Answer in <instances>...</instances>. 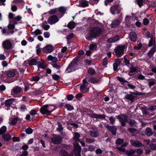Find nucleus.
I'll return each instance as SVG.
<instances>
[{"label":"nucleus","mask_w":156,"mask_h":156,"mask_svg":"<svg viewBox=\"0 0 156 156\" xmlns=\"http://www.w3.org/2000/svg\"><path fill=\"white\" fill-rule=\"evenodd\" d=\"M37 60L35 59H33L30 60L29 63V65H36L37 64Z\"/></svg>","instance_id":"nucleus-37"},{"label":"nucleus","mask_w":156,"mask_h":156,"mask_svg":"<svg viewBox=\"0 0 156 156\" xmlns=\"http://www.w3.org/2000/svg\"><path fill=\"white\" fill-rule=\"evenodd\" d=\"M129 37L130 39L132 41L134 42L136 41L137 37L136 34L135 32L133 31L131 32L129 35Z\"/></svg>","instance_id":"nucleus-15"},{"label":"nucleus","mask_w":156,"mask_h":156,"mask_svg":"<svg viewBox=\"0 0 156 156\" xmlns=\"http://www.w3.org/2000/svg\"><path fill=\"white\" fill-rule=\"evenodd\" d=\"M2 32L3 34H7L9 35L10 34H12L14 32L13 30H10L9 29H5L4 28L2 30Z\"/></svg>","instance_id":"nucleus-17"},{"label":"nucleus","mask_w":156,"mask_h":156,"mask_svg":"<svg viewBox=\"0 0 156 156\" xmlns=\"http://www.w3.org/2000/svg\"><path fill=\"white\" fill-rule=\"evenodd\" d=\"M89 134L91 136L94 137H98L99 135V132L95 130L89 131Z\"/></svg>","instance_id":"nucleus-20"},{"label":"nucleus","mask_w":156,"mask_h":156,"mask_svg":"<svg viewBox=\"0 0 156 156\" xmlns=\"http://www.w3.org/2000/svg\"><path fill=\"white\" fill-rule=\"evenodd\" d=\"M47 59L48 61H51L54 62H56L58 60V59L57 58L52 56L51 55H49L48 56Z\"/></svg>","instance_id":"nucleus-27"},{"label":"nucleus","mask_w":156,"mask_h":156,"mask_svg":"<svg viewBox=\"0 0 156 156\" xmlns=\"http://www.w3.org/2000/svg\"><path fill=\"white\" fill-rule=\"evenodd\" d=\"M75 26V23L73 21L69 22L68 24V27L70 29H72L74 28Z\"/></svg>","instance_id":"nucleus-36"},{"label":"nucleus","mask_w":156,"mask_h":156,"mask_svg":"<svg viewBox=\"0 0 156 156\" xmlns=\"http://www.w3.org/2000/svg\"><path fill=\"white\" fill-rule=\"evenodd\" d=\"M7 76L9 77H12L15 75V71L14 69L10 70L6 72Z\"/></svg>","instance_id":"nucleus-24"},{"label":"nucleus","mask_w":156,"mask_h":156,"mask_svg":"<svg viewBox=\"0 0 156 156\" xmlns=\"http://www.w3.org/2000/svg\"><path fill=\"white\" fill-rule=\"evenodd\" d=\"M65 107L67 108L68 110L70 111L74 109L73 107L69 104H66L65 105Z\"/></svg>","instance_id":"nucleus-49"},{"label":"nucleus","mask_w":156,"mask_h":156,"mask_svg":"<svg viewBox=\"0 0 156 156\" xmlns=\"http://www.w3.org/2000/svg\"><path fill=\"white\" fill-rule=\"evenodd\" d=\"M89 81L93 83H97L99 81V80L96 78L94 77H91L89 80Z\"/></svg>","instance_id":"nucleus-35"},{"label":"nucleus","mask_w":156,"mask_h":156,"mask_svg":"<svg viewBox=\"0 0 156 156\" xmlns=\"http://www.w3.org/2000/svg\"><path fill=\"white\" fill-rule=\"evenodd\" d=\"M154 39H153V37H151V39L149 41V43L148 44V46L149 47L151 46L154 43Z\"/></svg>","instance_id":"nucleus-50"},{"label":"nucleus","mask_w":156,"mask_h":156,"mask_svg":"<svg viewBox=\"0 0 156 156\" xmlns=\"http://www.w3.org/2000/svg\"><path fill=\"white\" fill-rule=\"evenodd\" d=\"M87 115L91 117L99 119H105V115H104L98 114L95 113H87Z\"/></svg>","instance_id":"nucleus-10"},{"label":"nucleus","mask_w":156,"mask_h":156,"mask_svg":"<svg viewBox=\"0 0 156 156\" xmlns=\"http://www.w3.org/2000/svg\"><path fill=\"white\" fill-rule=\"evenodd\" d=\"M119 36H116L114 37L111 38L107 40V41L108 43H112L115 42L119 40Z\"/></svg>","instance_id":"nucleus-21"},{"label":"nucleus","mask_w":156,"mask_h":156,"mask_svg":"<svg viewBox=\"0 0 156 156\" xmlns=\"http://www.w3.org/2000/svg\"><path fill=\"white\" fill-rule=\"evenodd\" d=\"M25 131L27 134H30L32 133L33 130L31 128H28L26 129Z\"/></svg>","instance_id":"nucleus-52"},{"label":"nucleus","mask_w":156,"mask_h":156,"mask_svg":"<svg viewBox=\"0 0 156 156\" xmlns=\"http://www.w3.org/2000/svg\"><path fill=\"white\" fill-rule=\"evenodd\" d=\"M116 117L121 122L122 126H125L126 125L125 122H127L128 117L126 115L121 114Z\"/></svg>","instance_id":"nucleus-8"},{"label":"nucleus","mask_w":156,"mask_h":156,"mask_svg":"<svg viewBox=\"0 0 156 156\" xmlns=\"http://www.w3.org/2000/svg\"><path fill=\"white\" fill-rule=\"evenodd\" d=\"M97 48V45L95 44H92L89 46V49L90 50H96Z\"/></svg>","instance_id":"nucleus-41"},{"label":"nucleus","mask_w":156,"mask_h":156,"mask_svg":"<svg viewBox=\"0 0 156 156\" xmlns=\"http://www.w3.org/2000/svg\"><path fill=\"white\" fill-rule=\"evenodd\" d=\"M137 68L135 67H131L129 69V72L131 73H134L137 71Z\"/></svg>","instance_id":"nucleus-53"},{"label":"nucleus","mask_w":156,"mask_h":156,"mask_svg":"<svg viewBox=\"0 0 156 156\" xmlns=\"http://www.w3.org/2000/svg\"><path fill=\"white\" fill-rule=\"evenodd\" d=\"M124 45H118L117 46L114 50L115 55L118 57L121 56L124 54Z\"/></svg>","instance_id":"nucleus-5"},{"label":"nucleus","mask_w":156,"mask_h":156,"mask_svg":"<svg viewBox=\"0 0 156 156\" xmlns=\"http://www.w3.org/2000/svg\"><path fill=\"white\" fill-rule=\"evenodd\" d=\"M117 79L121 83V84L122 85L126 84V83H128V82L126 80H125L123 77H121L119 76L117 77Z\"/></svg>","instance_id":"nucleus-28"},{"label":"nucleus","mask_w":156,"mask_h":156,"mask_svg":"<svg viewBox=\"0 0 156 156\" xmlns=\"http://www.w3.org/2000/svg\"><path fill=\"white\" fill-rule=\"evenodd\" d=\"M53 67L57 69H59L61 68V66L57 63H54L52 65Z\"/></svg>","instance_id":"nucleus-51"},{"label":"nucleus","mask_w":156,"mask_h":156,"mask_svg":"<svg viewBox=\"0 0 156 156\" xmlns=\"http://www.w3.org/2000/svg\"><path fill=\"white\" fill-rule=\"evenodd\" d=\"M54 49V47L51 45H48L44 47L43 50L46 53H50L52 52Z\"/></svg>","instance_id":"nucleus-12"},{"label":"nucleus","mask_w":156,"mask_h":156,"mask_svg":"<svg viewBox=\"0 0 156 156\" xmlns=\"http://www.w3.org/2000/svg\"><path fill=\"white\" fill-rule=\"evenodd\" d=\"M124 141L123 139L118 138L116 141L115 143L117 145H121L123 144Z\"/></svg>","instance_id":"nucleus-43"},{"label":"nucleus","mask_w":156,"mask_h":156,"mask_svg":"<svg viewBox=\"0 0 156 156\" xmlns=\"http://www.w3.org/2000/svg\"><path fill=\"white\" fill-rule=\"evenodd\" d=\"M66 10V9L63 6L50 10L48 12V13L50 15H53L48 18V23L51 25L58 22L59 19L63 16Z\"/></svg>","instance_id":"nucleus-1"},{"label":"nucleus","mask_w":156,"mask_h":156,"mask_svg":"<svg viewBox=\"0 0 156 156\" xmlns=\"http://www.w3.org/2000/svg\"><path fill=\"white\" fill-rule=\"evenodd\" d=\"M41 27L45 30H48L50 27V26L47 24V22L45 21L43 22Z\"/></svg>","instance_id":"nucleus-25"},{"label":"nucleus","mask_w":156,"mask_h":156,"mask_svg":"<svg viewBox=\"0 0 156 156\" xmlns=\"http://www.w3.org/2000/svg\"><path fill=\"white\" fill-rule=\"evenodd\" d=\"M18 119V118L17 117H16L15 118H14L12 120L11 124L13 125L15 124L17 122Z\"/></svg>","instance_id":"nucleus-60"},{"label":"nucleus","mask_w":156,"mask_h":156,"mask_svg":"<svg viewBox=\"0 0 156 156\" xmlns=\"http://www.w3.org/2000/svg\"><path fill=\"white\" fill-rule=\"evenodd\" d=\"M15 25L14 23L12 24L11 22H10L7 26L8 28L10 30H13L15 28Z\"/></svg>","instance_id":"nucleus-40"},{"label":"nucleus","mask_w":156,"mask_h":156,"mask_svg":"<svg viewBox=\"0 0 156 156\" xmlns=\"http://www.w3.org/2000/svg\"><path fill=\"white\" fill-rule=\"evenodd\" d=\"M145 133V135L148 136H150L153 134L152 130L150 127H147L146 129Z\"/></svg>","instance_id":"nucleus-23"},{"label":"nucleus","mask_w":156,"mask_h":156,"mask_svg":"<svg viewBox=\"0 0 156 156\" xmlns=\"http://www.w3.org/2000/svg\"><path fill=\"white\" fill-rule=\"evenodd\" d=\"M52 142L54 144H60L62 141V138L61 137L57 135H53L51 138Z\"/></svg>","instance_id":"nucleus-7"},{"label":"nucleus","mask_w":156,"mask_h":156,"mask_svg":"<svg viewBox=\"0 0 156 156\" xmlns=\"http://www.w3.org/2000/svg\"><path fill=\"white\" fill-rule=\"evenodd\" d=\"M79 3V5L80 7H85L89 5L88 2L85 0H81Z\"/></svg>","instance_id":"nucleus-18"},{"label":"nucleus","mask_w":156,"mask_h":156,"mask_svg":"<svg viewBox=\"0 0 156 156\" xmlns=\"http://www.w3.org/2000/svg\"><path fill=\"white\" fill-rule=\"evenodd\" d=\"M156 83V81L152 80L150 81L148 83V85L150 87L154 85Z\"/></svg>","instance_id":"nucleus-57"},{"label":"nucleus","mask_w":156,"mask_h":156,"mask_svg":"<svg viewBox=\"0 0 156 156\" xmlns=\"http://www.w3.org/2000/svg\"><path fill=\"white\" fill-rule=\"evenodd\" d=\"M136 151L134 150H131L129 151H126L125 153L128 156H132V155L135 153Z\"/></svg>","instance_id":"nucleus-33"},{"label":"nucleus","mask_w":156,"mask_h":156,"mask_svg":"<svg viewBox=\"0 0 156 156\" xmlns=\"http://www.w3.org/2000/svg\"><path fill=\"white\" fill-rule=\"evenodd\" d=\"M74 36V34L73 33H70L69 35L66 37V39L67 40H70Z\"/></svg>","instance_id":"nucleus-64"},{"label":"nucleus","mask_w":156,"mask_h":156,"mask_svg":"<svg viewBox=\"0 0 156 156\" xmlns=\"http://www.w3.org/2000/svg\"><path fill=\"white\" fill-rule=\"evenodd\" d=\"M121 10V8L118 5H115L111 6L110 8V11L111 13L114 15L115 12L119 13Z\"/></svg>","instance_id":"nucleus-11"},{"label":"nucleus","mask_w":156,"mask_h":156,"mask_svg":"<svg viewBox=\"0 0 156 156\" xmlns=\"http://www.w3.org/2000/svg\"><path fill=\"white\" fill-rule=\"evenodd\" d=\"M14 99L13 98L9 99L6 100L5 102V106L7 107H9L12 104Z\"/></svg>","instance_id":"nucleus-30"},{"label":"nucleus","mask_w":156,"mask_h":156,"mask_svg":"<svg viewBox=\"0 0 156 156\" xmlns=\"http://www.w3.org/2000/svg\"><path fill=\"white\" fill-rule=\"evenodd\" d=\"M54 108L53 107L51 106L45 105L41 108L40 110L42 114H44L52 112L54 109Z\"/></svg>","instance_id":"nucleus-4"},{"label":"nucleus","mask_w":156,"mask_h":156,"mask_svg":"<svg viewBox=\"0 0 156 156\" xmlns=\"http://www.w3.org/2000/svg\"><path fill=\"white\" fill-rule=\"evenodd\" d=\"M2 45L3 48L9 50L12 48V44L10 40L7 39L3 41Z\"/></svg>","instance_id":"nucleus-9"},{"label":"nucleus","mask_w":156,"mask_h":156,"mask_svg":"<svg viewBox=\"0 0 156 156\" xmlns=\"http://www.w3.org/2000/svg\"><path fill=\"white\" fill-rule=\"evenodd\" d=\"M40 79V77L39 76H36L31 77L30 80L32 81H38Z\"/></svg>","instance_id":"nucleus-46"},{"label":"nucleus","mask_w":156,"mask_h":156,"mask_svg":"<svg viewBox=\"0 0 156 156\" xmlns=\"http://www.w3.org/2000/svg\"><path fill=\"white\" fill-rule=\"evenodd\" d=\"M42 33V32L39 29H37L34 32L32 33V34L36 36L41 34Z\"/></svg>","instance_id":"nucleus-45"},{"label":"nucleus","mask_w":156,"mask_h":156,"mask_svg":"<svg viewBox=\"0 0 156 156\" xmlns=\"http://www.w3.org/2000/svg\"><path fill=\"white\" fill-rule=\"evenodd\" d=\"M140 80H144L145 79V76L142 74H139L137 77Z\"/></svg>","instance_id":"nucleus-59"},{"label":"nucleus","mask_w":156,"mask_h":156,"mask_svg":"<svg viewBox=\"0 0 156 156\" xmlns=\"http://www.w3.org/2000/svg\"><path fill=\"white\" fill-rule=\"evenodd\" d=\"M62 156H73V154L70 153H68L65 151H62Z\"/></svg>","instance_id":"nucleus-38"},{"label":"nucleus","mask_w":156,"mask_h":156,"mask_svg":"<svg viewBox=\"0 0 156 156\" xmlns=\"http://www.w3.org/2000/svg\"><path fill=\"white\" fill-rule=\"evenodd\" d=\"M101 32V28L97 27H93L91 29L90 32L86 35V38L88 40H90L92 38L98 37Z\"/></svg>","instance_id":"nucleus-3"},{"label":"nucleus","mask_w":156,"mask_h":156,"mask_svg":"<svg viewBox=\"0 0 156 156\" xmlns=\"http://www.w3.org/2000/svg\"><path fill=\"white\" fill-rule=\"evenodd\" d=\"M130 142L131 145L134 147H140L142 145V144L139 141L132 140H130Z\"/></svg>","instance_id":"nucleus-14"},{"label":"nucleus","mask_w":156,"mask_h":156,"mask_svg":"<svg viewBox=\"0 0 156 156\" xmlns=\"http://www.w3.org/2000/svg\"><path fill=\"white\" fill-rule=\"evenodd\" d=\"M136 151V152L138 154H142L143 152V150L141 148H139L136 150H134Z\"/></svg>","instance_id":"nucleus-55"},{"label":"nucleus","mask_w":156,"mask_h":156,"mask_svg":"<svg viewBox=\"0 0 156 156\" xmlns=\"http://www.w3.org/2000/svg\"><path fill=\"white\" fill-rule=\"evenodd\" d=\"M38 68L44 69L46 67L47 65L46 63L43 60L39 61L37 63Z\"/></svg>","instance_id":"nucleus-16"},{"label":"nucleus","mask_w":156,"mask_h":156,"mask_svg":"<svg viewBox=\"0 0 156 156\" xmlns=\"http://www.w3.org/2000/svg\"><path fill=\"white\" fill-rule=\"evenodd\" d=\"M58 127L57 128V130L59 132L62 131L63 129V127L59 122H58Z\"/></svg>","instance_id":"nucleus-48"},{"label":"nucleus","mask_w":156,"mask_h":156,"mask_svg":"<svg viewBox=\"0 0 156 156\" xmlns=\"http://www.w3.org/2000/svg\"><path fill=\"white\" fill-rule=\"evenodd\" d=\"M73 139L75 140L73 143L74 149L75 156H81L80 152L81 148L79 145L78 141H80L79 138L80 137V134L77 132L74 133Z\"/></svg>","instance_id":"nucleus-2"},{"label":"nucleus","mask_w":156,"mask_h":156,"mask_svg":"<svg viewBox=\"0 0 156 156\" xmlns=\"http://www.w3.org/2000/svg\"><path fill=\"white\" fill-rule=\"evenodd\" d=\"M125 98L130 100L131 102H133L134 99V97L131 94H128L125 96Z\"/></svg>","instance_id":"nucleus-31"},{"label":"nucleus","mask_w":156,"mask_h":156,"mask_svg":"<svg viewBox=\"0 0 156 156\" xmlns=\"http://www.w3.org/2000/svg\"><path fill=\"white\" fill-rule=\"evenodd\" d=\"M106 127L114 135H115L117 130V129L115 127L107 126H106Z\"/></svg>","instance_id":"nucleus-22"},{"label":"nucleus","mask_w":156,"mask_h":156,"mask_svg":"<svg viewBox=\"0 0 156 156\" xmlns=\"http://www.w3.org/2000/svg\"><path fill=\"white\" fill-rule=\"evenodd\" d=\"M77 64V61L76 59L73 60V61L70 63L66 69V71L68 73L72 72L74 71L76 69L75 67Z\"/></svg>","instance_id":"nucleus-6"},{"label":"nucleus","mask_w":156,"mask_h":156,"mask_svg":"<svg viewBox=\"0 0 156 156\" xmlns=\"http://www.w3.org/2000/svg\"><path fill=\"white\" fill-rule=\"evenodd\" d=\"M136 2L137 4L140 7L143 5L142 0H136Z\"/></svg>","instance_id":"nucleus-61"},{"label":"nucleus","mask_w":156,"mask_h":156,"mask_svg":"<svg viewBox=\"0 0 156 156\" xmlns=\"http://www.w3.org/2000/svg\"><path fill=\"white\" fill-rule=\"evenodd\" d=\"M28 152L27 151H24L22 152V153L19 156H27L28 154Z\"/></svg>","instance_id":"nucleus-58"},{"label":"nucleus","mask_w":156,"mask_h":156,"mask_svg":"<svg viewBox=\"0 0 156 156\" xmlns=\"http://www.w3.org/2000/svg\"><path fill=\"white\" fill-rule=\"evenodd\" d=\"M74 96L72 94H69L67 96V99L69 101L71 100L73 98Z\"/></svg>","instance_id":"nucleus-62"},{"label":"nucleus","mask_w":156,"mask_h":156,"mask_svg":"<svg viewBox=\"0 0 156 156\" xmlns=\"http://www.w3.org/2000/svg\"><path fill=\"white\" fill-rule=\"evenodd\" d=\"M156 50V48L154 47H153L149 52L147 53V55L149 58H151L153 57Z\"/></svg>","instance_id":"nucleus-19"},{"label":"nucleus","mask_w":156,"mask_h":156,"mask_svg":"<svg viewBox=\"0 0 156 156\" xmlns=\"http://www.w3.org/2000/svg\"><path fill=\"white\" fill-rule=\"evenodd\" d=\"M7 130L6 127L5 126H2L0 129V134H2L5 133Z\"/></svg>","instance_id":"nucleus-39"},{"label":"nucleus","mask_w":156,"mask_h":156,"mask_svg":"<svg viewBox=\"0 0 156 156\" xmlns=\"http://www.w3.org/2000/svg\"><path fill=\"white\" fill-rule=\"evenodd\" d=\"M22 19V17L17 16L13 19V23L14 24H17Z\"/></svg>","instance_id":"nucleus-29"},{"label":"nucleus","mask_w":156,"mask_h":156,"mask_svg":"<svg viewBox=\"0 0 156 156\" xmlns=\"http://www.w3.org/2000/svg\"><path fill=\"white\" fill-rule=\"evenodd\" d=\"M87 84H83L80 87V90L81 92H84V90L85 88L87 87Z\"/></svg>","instance_id":"nucleus-47"},{"label":"nucleus","mask_w":156,"mask_h":156,"mask_svg":"<svg viewBox=\"0 0 156 156\" xmlns=\"http://www.w3.org/2000/svg\"><path fill=\"white\" fill-rule=\"evenodd\" d=\"M2 137L4 140L7 141H9L11 139L10 135L8 133L2 135Z\"/></svg>","instance_id":"nucleus-26"},{"label":"nucleus","mask_w":156,"mask_h":156,"mask_svg":"<svg viewBox=\"0 0 156 156\" xmlns=\"http://www.w3.org/2000/svg\"><path fill=\"white\" fill-rule=\"evenodd\" d=\"M87 72L90 75H93L96 73L95 70L92 68L89 69L88 70Z\"/></svg>","instance_id":"nucleus-44"},{"label":"nucleus","mask_w":156,"mask_h":156,"mask_svg":"<svg viewBox=\"0 0 156 156\" xmlns=\"http://www.w3.org/2000/svg\"><path fill=\"white\" fill-rule=\"evenodd\" d=\"M143 24L145 25H147L149 22V20L147 18H145L143 20Z\"/></svg>","instance_id":"nucleus-56"},{"label":"nucleus","mask_w":156,"mask_h":156,"mask_svg":"<svg viewBox=\"0 0 156 156\" xmlns=\"http://www.w3.org/2000/svg\"><path fill=\"white\" fill-rule=\"evenodd\" d=\"M150 148L154 150L156 149V144H151L150 145Z\"/></svg>","instance_id":"nucleus-63"},{"label":"nucleus","mask_w":156,"mask_h":156,"mask_svg":"<svg viewBox=\"0 0 156 156\" xmlns=\"http://www.w3.org/2000/svg\"><path fill=\"white\" fill-rule=\"evenodd\" d=\"M122 22L121 20L116 19L114 20L111 24V27L112 28L117 27Z\"/></svg>","instance_id":"nucleus-13"},{"label":"nucleus","mask_w":156,"mask_h":156,"mask_svg":"<svg viewBox=\"0 0 156 156\" xmlns=\"http://www.w3.org/2000/svg\"><path fill=\"white\" fill-rule=\"evenodd\" d=\"M124 62L127 66H129L130 64L129 61L125 57H124Z\"/></svg>","instance_id":"nucleus-54"},{"label":"nucleus","mask_w":156,"mask_h":156,"mask_svg":"<svg viewBox=\"0 0 156 156\" xmlns=\"http://www.w3.org/2000/svg\"><path fill=\"white\" fill-rule=\"evenodd\" d=\"M128 122V124L131 127L136 126L137 125V122L133 119H130Z\"/></svg>","instance_id":"nucleus-32"},{"label":"nucleus","mask_w":156,"mask_h":156,"mask_svg":"<svg viewBox=\"0 0 156 156\" xmlns=\"http://www.w3.org/2000/svg\"><path fill=\"white\" fill-rule=\"evenodd\" d=\"M86 139L85 141L87 143H92L95 141V140L94 139L87 138L84 137Z\"/></svg>","instance_id":"nucleus-42"},{"label":"nucleus","mask_w":156,"mask_h":156,"mask_svg":"<svg viewBox=\"0 0 156 156\" xmlns=\"http://www.w3.org/2000/svg\"><path fill=\"white\" fill-rule=\"evenodd\" d=\"M13 90L14 93L18 94L20 92L21 90V89L20 87H16L13 88Z\"/></svg>","instance_id":"nucleus-34"}]
</instances>
